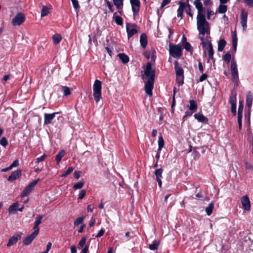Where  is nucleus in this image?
I'll use <instances>...</instances> for the list:
<instances>
[{"label": "nucleus", "instance_id": "f257e3e1", "mask_svg": "<svg viewBox=\"0 0 253 253\" xmlns=\"http://www.w3.org/2000/svg\"><path fill=\"white\" fill-rule=\"evenodd\" d=\"M197 30L199 32L198 37L201 41V44L203 47H205V40H207V39H204V36L205 34L210 35V29L209 23L205 18L204 12H198L197 16Z\"/></svg>", "mask_w": 253, "mask_h": 253}, {"label": "nucleus", "instance_id": "f03ea898", "mask_svg": "<svg viewBox=\"0 0 253 253\" xmlns=\"http://www.w3.org/2000/svg\"><path fill=\"white\" fill-rule=\"evenodd\" d=\"M155 71L152 69L151 63L146 64L142 79L145 82V90L146 94L149 96L152 95V89L154 87Z\"/></svg>", "mask_w": 253, "mask_h": 253}, {"label": "nucleus", "instance_id": "7ed1b4c3", "mask_svg": "<svg viewBox=\"0 0 253 253\" xmlns=\"http://www.w3.org/2000/svg\"><path fill=\"white\" fill-rule=\"evenodd\" d=\"M101 81L95 80L93 84V97L96 102H98L101 95Z\"/></svg>", "mask_w": 253, "mask_h": 253}, {"label": "nucleus", "instance_id": "20e7f679", "mask_svg": "<svg viewBox=\"0 0 253 253\" xmlns=\"http://www.w3.org/2000/svg\"><path fill=\"white\" fill-rule=\"evenodd\" d=\"M169 47V54L173 57L177 58L182 55V49L181 45L179 44L172 45L171 43H170Z\"/></svg>", "mask_w": 253, "mask_h": 253}, {"label": "nucleus", "instance_id": "39448f33", "mask_svg": "<svg viewBox=\"0 0 253 253\" xmlns=\"http://www.w3.org/2000/svg\"><path fill=\"white\" fill-rule=\"evenodd\" d=\"M179 6L177 9V17H180L181 19L182 18L183 12L184 9L186 7H187V9L186 10V13L191 16L192 18L193 17V13L191 10V6L189 4H188L186 6L185 3L182 1L179 2Z\"/></svg>", "mask_w": 253, "mask_h": 253}, {"label": "nucleus", "instance_id": "423d86ee", "mask_svg": "<svg viewBox=\"0 0 253 253\" xmlns=\"http://www.w3.org/2000/svg\"><path fill=\"white\" fill-rule=\"evenodd\" d=\"M253 100V95L251 91H249L246 95V105L248 107V112L245 114V117L247 118L249 125L250 124L251 108Z\"/></svg>", "mask_w": 253, "mask_h": 253}, {"label": "nucleus", "instance_id": "0eeeda50", "mask_svg": "<svg viewBox=\"0 0 253 253\" xmlns=\"http://www.w3.org/2000/svg\"><path fill=\"white\" fill-rule=\"evenodd\" d=\"M230 69L233 81L235 83H237L239 81L238 72L237 64L234 59L232 60L231 62Z\"/></svg>", "mask_w": 253, "mask_h": 253}, {"label": "nucleus", "instance_id": "6e6552de", "mask_svg": "<svg viewBox=\"0 0 253 253\" xmlns=\"http://www.w3.org/2000/svg\"><path fill=\"white\" fill-rule=\"evenodd\" d=\"M40 181V179H37L33 181L32 182L29 183L22 191L21 197H24L29 195L32 191L34 189L35 186L37 184L38 182Z\"/></svg>", "mask_w": 253, "mask_h": 253}, {"label": "nucleus", "instance_id": "1a4fd4ad", "mask_svg": "<svg viewBox=\"0 0 253 253\" xmlns=\"http://www.w3.org/2000/svg\"><path fill=\"white\" fill-rule=\"evenodd\" d=\"M25 20V15L21 12H18L12 20V24L14 26H19Z\"/></svg>", "mask_w": 253, "mask_h": 253}, {"label": "nucleus", "instance_id": "9d476101", "mask_svg": "<svg viewBox=\"0 0 253 253\" xmlns=\"http://www.w3.org/2000/svg\"><path fill=\"white\" fill-rule=\"evenodd\" d=\"M136 27L135 24L130 25L128 23H126V31L128 39L137 33Z\"/></svg>", "mask_w": 253, "mask_h": 253}, {"label": "nucleus", "instance_id": "9b49d317", "mask_svg": "<svg viewBox=\"0 0 253 253\" xmlns=\"http://www.w3.org/2000/svg\"><path fill=\"white\" fill-rule=\"evenodd\" d=\"M248 13L244 9H242L241 12V21L240 23L243 28V31H245L247 29V18Z\"/></svg>", "mask_w": 253, "mask_h": 253}, {"label": "nucleus", "instance_id": "f8f14e48", "mask_svg": "<svg viewBox=\"0 0 253 253\" xmlns=\"http://www.w3.org/2000/svg\"><path fill=\"white\" fill-rule=\"evenodd\" d=\"M130 2L131 5L132 10L133 11V15L135 16L138 13L140 6V2L139 0H130Z\"/></svg>", "mask_w": 253, "mask_h": 253}, {"label": "nucleus", "instance_id": "ddd939ff", "mask_svg": "<svg viewBox=\"0 0 253 253\" xmlns=\"http://www.w3.org/2000/svg\"><path fill=\"white\" fill-rule=\"evenodd\" d=\"M22 233L19 232L18 233L13 235L8 240V243L6 245L7 247H10L15 244L22 237Z\"/></svg>", "mask_w": 253, "mask_h": 253}, {"label": "nucleus", "instance_id": "4468645a", "mask_svg": "<svg viewBox=\"0 0 253 253\" xmlns=\"http://www.w3.org/2000/svg\"><path fill=\"white\" fill-rule=\"evenodd\" d=\"M39 234L37 231H33L31 234L27 236L23 241V244L25 245H30L32 241L34 240V239Z\"/></svg>", "mask_w": 253, "mask_h": 253}, {"label": "nucleus", "instance_id": "2eb2a0df", "mask_svg": "<svg viewBox=\"0 0 253 253\" xmlns=\"http://www.w3.org/2000/svg\"><path fill=\"white\" fill-rule=\"evenodd\" d=\"M59 112H54L51 114H44V124L48 125L50 124L52 121L54 119L55 115L59 114Z\"/></svg>", "mask_w": 253, "mask_h": 253}, {"label": "nucleus", "instance_id": "dca6fc26", "mask_svg": "<svg viewBox=\"0 0 253 253\" xmlns=\"http://www.w3.org/2000/svg\"><path fill=\"white\" fill-rule=\"evenodd\" d=\"M241 203L245 211H249L250 210V201L247 195H245L242 197L241 199Z\"/></svg>", "mask_w": 253, "mask_h": 253}, {"label": "nucleus", "instance_id": "f3484780", "mask_svg": "<svg viewBox=\"0 0 253 253\" xmlns=\"http://www.w3.org/2000/svg\"><path fill=\"white\" fill-rule=\"evenodd\" d=\"M22 171L21 169H17L13 171L11 174L8 176L7 180L11 182L17 180L21 175Z\"/></svg>", "mask_w": 253, "mask_h": 253}, {"label": "nucleus", "instance_id": "a211bd4d", "mask_svg": "<svg viewBox=\"0 0 253 253\" xmlns=\"http://www.w3.org/2000/svg\"><path fill=\"white\" fill-rule=\"evenodd\" d=\"M206 42V47H204V48H207V45L208 47V53H209V57L210 59L212 60H214L213 58V54L214 50L212 48V44L208 39L205 40Z\"/></svg>", "mask_w": 253, "mask_h": 253}, {"label": "nucleus", "instance_id": "6ab92c4d", "mask_svg": "<svg viewBox=\"0 0 253 253\" xmlns=\"http://www.w3.org/2000/svg\"><path fill=\"white\" fill-rule=\"evenodd\" d=\"M163 171V169L162 168L158 169L155 171V175L156 176V180L160 187H162V184L161 178L162 177Z\"/></svg>", "mask_w": 253, "mask_h": 253}, {"label": "nucleus", "instance_id": "aec40b11", "mask_svg": "<svg viewBox=\"0 0 253 253\" xmlns=\"http://www.w3.org/2000/svg\"><path fill=\"white\" fill-rule=\"evenodd\" d=\"M194 118L198 122L207 124L208 123V119L200 113H196L194 115Z\"/></svg>", "mask_w": 253, "mask_h": 253}, {"label": "nucleus", "instance_id": "412c9836", "mask_svg": "<svg viewBox=\"0 0 253 253\" xmlns=\"http://www.w3.org/2000/svg\"><path fill=\"white\" fill-rule=\"evenodd\" d=\"M174 69L176 73V76L184 75V71L177 61H175Z\"/></svg>", "mask_w": 253, "mask_h": 253}, {"label": "nucleus", "instance_id": "4be33fe9", "mask_svg": "<svg viewBox=\"0 0 253 253\" xmlns=\"http://www.w3.org/2000/svg\"><path fill=\"white\" fill-rule=\"evenodd\" d=\"M43 217V215H39L34 222L33 229L34 230V231H37L38 233H39L40 230L39 225L42 223Z\"/></svg>", "mask_w": 253, "mask_h": 253}, {"label": "nucleus", "instance_id": "5701e85b", "mask_svg": "<svg viewBox=\"0 0 253 253\" xmlns=\"http://www.w3.org/2000/svg\"><path fill=\"white\" fill-rule=\"evenodd\" d=\"M140 42L143 48L145 49L148 43L147 37L145 34L143 33L140 35Z\"/></svg>", "mask_w": 253, "mask_h": 253}, {"label": "nucleus", "instance_id": "b1692460", "mask_svg": "<svg viewBox=\"0 0 253 253\" xmlns=\"http://www.w3.org/2000/svg\"><path fill=\"white\" fill-rule=\"evenodd\" d=\"M19 206L18 202H15L10 205L8 208V213L9 214H13L17 210Z\"/></svg>", "mask_w": 253, "mask_h": 253}, {"label": "nucleus", "instance_id": "393cba45", "mask_svg": "<svg viewBox=\"0 0 253 253\" xmlns=\"http://www.w3.org/2000/svg\"><path fill=\"white\" fill-rule=\"evenodd\" d=\"M202 0H195L194 4L198 10V12H204L203 4L201 1Z\"/></svg>", "mask_w": 253, "mask_h": 253}, {"label": "nucleus", "instance_id": "a878e982", "mask_svg": "<svg viewBox=\"0 0 253 253\" xmlns=\"http://www.w3.org/2000/svg\"><path fill=\"white\" fill-rule=\"evenodd\" d=\"M188 107L190 111L195 112L197 110L198 106L195 100H191L189 101V106Z\"/></svg>", "mask_w": 253, "mask_h": 253}, {"label": "nucleus", "instance_id": "bb28decb", "mask_svg": "<svg viewBox=\"0 0 253 253\" xmlns=\"http://www.w3.org/2000/svg\"><path fill=\"white\" fill-rule=\"evenodd\" d=\"M214 208V203L213 202H211L208 206L206 208L205 211L206 212L208 216H210Z\"/></svg>", "mask_w": 253, "mask_h": 253}, {"label": "nucleus", "instance_id": "cd10ccee", "mask_svg": "<svg viewBox=\"0 0 253 253\" xmlns=\"http://www.w3.org/2000/svg\"><path fill=\"white\" fill-rule=\"evenodd\" d=\"M65 151L64 150L60 151L58 152V153L56 155L55 157V159L58 165L60 163L61 160L65 156Z\"/></svg>", "mask_w": 253, "mask_h": 253}, {"label": "nucleus", "instance_id": "c85d7f7f", "mask_svg": "<svg viewBox=\"0 0 253 253\" xmlns=\"http://www.w3.org/2000/svg\"><path fill=\"white\" fill-rule=\"evenodd\" d=\"M237 41L238 39L237 37V35L236 33H235L232 35V46L233 48V52L234 53H236L237 50Z\"/></svg>", "mask_w": 253, "mask_h": 253}, {"label": "nucleus", "instance_id": "c756f323", "mask_svg": "<svg viewBox=\"0 0 253 253\" xmlns=\"http://www.w3.org/2000/svg\"><path fill=\"white\" fill-rule=\"evenodd\" d=\"M113 18L114 19L117 25H120V26L123 25V18L121 16L117 15L116 12H115L114 13Z\"/></svg>", "mask_w": 253, "mask_h": 253}, {"label": "nucleus", "instance_id": "7c9ffc66", "mask_svg": "<svg viewBox=\"0 0 253 253\" xmlns=\"http://www.w3.org/2000/svg\"><path fill=\"white\" fill-rule=\"evenodd\" d=\"M226 44V42L224 39L219 40L218 43V51L219 52L222 51Z\"/></svg>", "mask_w": 253, "mask_h": 253}, {"label": "nucleus", "instance_id": "2f4dec72", "mask_svg": "<svg viewBox=\"0 0 253 253\" xmlns=\"http://www.w3.org/2000/svg\"><path fill=\"white\" fill-rule=\"evenodd\" d=\"M118 56L123 63L126 64L128 62L129 58L126 54L124 53H119L118 54Z\"/></svg>", "mask_w": 253, "mask_h": 253}, {"label": "nucleus", "instance_id": "473e14b6", "mask_svg": "<svg viewBox=\"0 0 253 253\" xmlns=\"http://www.w3.org/2000/svg\"><path fill=\"white\" fill-rule=\"evenodd\" d=\"M160 244V241L155 240L153 241L152 244L149 245V248L150 250L155 251L157 250L158 246Z\"/></svg>", "mask_w": 253, "mask_h": 253}, {"label": "nucleus", "instance_id": "72a5a7b5", "mask_svg": "<svg viewBox=\"0 0 253 253\" xmlns=\"http://www.w3.org/2000/svg\"><path fill=\"white\" fill-rule=\"evenodd\" d=\"M50 9V6L48 7L46 6H43L42 7V11H41V17H44L49 13V9Z\"/></svg>", "mask_w": 253, "mask_h": 253}, {"label": "nucleus", "instance_id": "f704fd0d", "mask_svg": "<svg viewBox=\"0 0 253 253\" xmlns=\"http://www.w3.org/2000/svg\"><path fill=\"white\" fill-rule=\"evenodd\" d=\"M236 93L232 92L229 97V101L231 105H236Z\"/></svg>", "mask_w": 253, "mask_h": 253}, {"label": "nucleus", "instance_id": "c9c22d12", "mask_svg": "<svg viewBox=\"0 0 253 253\" xmlns=\"http://www.w3.org/2000/svg\"><path fill=\"white\" fill-rule=\"evenodd\" d=\"M62 39L61 36L58 34L54 35L52 36V40L55 44H58Z\"/></svg>", "mask_w": 253, "mask_h": 253}, {"label": "nucleus", "instance_id": "e433bc0d", "mask_svg": "<svg viewBox=\"0 0 253 253\" xmlns=\"http://www.w3.org/2000/svg\"><path fill=\"white\" fill-rule=\"evenodd\" d=\"M227 6L224 4H220L218 8V12L219 13H224L227 11Z\"/></svg>", "mask_w": 253, "mask_h": 253}, {"label": "nucleus", "instance_id": "4c0bfd02", "mask_svg": "<svg viewBox=\"0 0 253 253\" xmlns=\"http://www.w3.org/2000/svg\"><path fill=\"white\" fill-rule=\"evenodd\" d=\"M114 4L118 9H121L123 6V0H113Z\"/></svg>", "mask_w": 253, "mask_h": 253}, {"label": "nucleus", "instance_id": "58836bf2", "mask_svg": "<svg viewBox=\"0 0 253 253\" xmlns=\"http://www.w3.org/2000/svg\"><path fill=\"white\" fill-rule=\"evenodd\" d=\"M158 150H161L164 146V141L162 135H160L158 139Z\"/></svg>", "mask_w": 253, "mask_h": 253}, {"label": "nucleus", "instance_id": "ea45409f", "mask_svg": "<svg viewBox=\"0 0 253 253\" xmlns=\"http://www.w3.org/2000/svg\"><path fill=\"white\" fill-rule=\"evenodd\" d=\"M84 219V217L81 216L77 218L74 222L75 226H78L79 224L82 223Z\"/></svg>", "mask_w": 253, "mask_h": 253}, {"label": "nucleus", "instance_id": "a19ab883", "mask_svg": "<svg viewBox=\"0 0 253 253\" xmlns=\"http://www.w3.org/2000/svg\"><path fill=\"white\" fill-rule=\"evenodd\" d=\"M184 75L176 76V82L179 86L181 85L184 83Z\"/></svg>", "mask_w": 253, "mask_h": 253}, {"label": "nucleus", "instance_id": "79ce46f5", "mask_svg": "<svg viewBox=\"0 0 253 253\" xmlns=\"http://www.w3.org/2000/svg\"><path fill=\"white\" fill-rule=\"evenodd\" d=\"M84 185V182L83 181H80L79 182L74 184L73 188L75 189H79L82 188Z\"/></svg>", "mask_w": 253, "mask_h": 253}, {"label": "nucleus", "instance_id": "37998d69", "mask_svg": "<svg viewBox=\"0 0 253 253\" xmlns=\"http://www.w3.org/2000/svg\"><path fill=\"white\" fill-rule=\"evenodd\" d=\"M62 88L64 91V96H68L71 94V90L69 87L64 86L62 87Z\"/></svg>", "mask_w": 253, "mask_h": 253}, {"label": "nucleus", "instance_id": "c03bdc74", "mask_svg": "<svg viewBox=\"0 0 253 253\" xmlns=\"http://www.w3.org/2000/svg\"><path fill=\"white\" fill-rule=\"evenodd\" d=\"M86 237H83L81 240L80 241L78 245V248L81 249L82 248L85 244L86 242Z\"/></svg>", "mask_w": 253, "mask_h": 253}, {"label": "nucleus", "instance_id": "a18cd8bd", "mask_svg": "<svg viewBox=\"0 0 253 253\" xmlns=\"http://www.w3.org/2000/svg\"><path fill=\"white\" fill-rule=\"evenodd\" d=\"M243 104L242 102H240L239 103L238 110V116H242V112L243 110Z\"/></svg>", "mask_w": 253, "mask_h": 253}, {"label": "nucleus", "instance_id": "49530a36", "mask_svg": "<svg viewBox=\"0 0 253 253\" xmlns=\"http://www.w3.org/2000/svg\"><path fill=\"white\" fill-rule=\"evenodd\" d=\"M223 59L226 61L227 63H229L231 60V54L229 53H226L223 56Z\"/></svg>", "mask_w": 253, "mask_h": 253}, {"label": "nucleus", "instance_id": "de8ad7c7", "mask_svg": "<svg viewBox=\"0 0 253 253\" xmlns=\"http://www.w3.org/2000/svg\"><path fill=\"white\" fill-rule=\"evenodd\" d=\"M86 191L85 189H82L78 195V199L82 200L83 199L85 195H86Z\"/></svg>", "mask_w": 253, "mask_h": 253}, {"label": "nucleus", "instance_id": "09e8293b", "mask_svg": "<svg viewBox=\"0 0 253 253\" xmlns=\"http://www.w3.org/2000/svg\"><path fill=\"white\" fill-rule=\"evenodd\" d=\"M0 144L3 147H5L8 145V142L5 137H3L0 139Z\"/></svg>", "mask_w": 253, "mask_h": 253}, {"label": "nucleus", "instance_id": "8fccbe9b", "mask_svg": "<svg viewBox=\"0 0 253 253\" xmlns=\"http://www.w3.org/2000/svg\"><path fill=\"white\" fill-rule=\"evenodd\" d=\"M183 47L187 51H192L191 46L187 42L183 43Z\"/></svg>", "mask_w": 253, "mask_h": 253}, {"label": "nucleus", "instance_id": "3c124183", "mask_svg": "<svg viewBox=\"0 0 253 253\" xmlns=\"http://www.w3.org/2000/svg\"><path fill=\"white\" fill-rule=\"evenodd\" d=\"M73 171V168L72 167H69L66 171L62 175V177H65L68 174L71 173Z\"/></svg>", "mask_w": 253, "mask_h": 253}, {"label": "nucleus", "instance_id": "603ef678", "mask_svg": "<svg viewBox=\"0 0 253 253\" xmlns=\"http://www.w3.org/2000/svg\"><path fill=\"white\" fill-rule=\"evenodd\" d=\"M47 157V155L45 154H43L40 157L37 158L36 163L39 164V163L43 161Z\"/></svg>", "mask_w": 253, "mask_h": 253}, {"label": "nucleus", "instance_id": "864d4df0", "mask_svg": "<svg viewBox=\"0 0 253 253\" xmlns=\"http://www.w3.org/2000/svg\"><path fill=\"white\" fill-rule=\"evenodd\" d=\"M194 112L191 111H187L185 112V115L183 117V120L185 121L188 117L191 116Z\"/></svg>", "mask_w": 253, "mask_h": 253}, {"label": "nucleus", "instance_id": "5fc2aeb1", "mask_svg": "<svg viewBox=\"0 0 253 253\" xmlns=\"http://www.w3.org/2000/svg\"><path fill=\"white\" fill-rule=\"evenodd\" d=\"M75 9H77L80 8V5L78 0H71Z\"/></svg>", "mask_w": 253, "mask_h": 253}, {"label": "nucleus", "instance_id": "6e6d98bb", "mask_svg": "<svg viewBox=\"0 0 253 253\" xmlns=\"http://www.w3.org/2000/svg\"><path fill=\"white\" fill-rule=\"evenodd\" d=\"M19 162L18 160H15L13 162V163L10 165V167L12 169L13 168L17 167L19 166Z\"/></svg>", "mask_w": 253, "mask_h": 253}, {"label": "nucleus", "instance_id": "4d7b16f0", "mask_svg": "<svg viewBox=\"0 0 253 253\" xmlns=\"http://www.w3.org/2000/svg\"><path fill=\"white\" fill-rule=\"evenodd\" d=\"M104 233H105V230L104 229L102 228L98 231L97 234L96 235H95V237H96V238L100 237L104 235Z\"/></svg>", "mask_w": 253, "mask_h": 253}, {"label": "nucleus", "instance_id": "13d9d810", "mask_svg": "<svg viewBox=\"0 0 253 253\" xmlns=\"http://www.w3.org/2000/svg\"><path fill=\"white\" fill-rule=\"evenodd\" d=\"M106 1V4L108 7V8L109 9L110 11H111V12H113V4L111 3V2H110L109 0H105Z\"/></svg>", "mask_w": 253, "mask_h": 253}, {"label": "nucleus", "instance_id": "bf43d9fd", "mask_svg": "<svg viewBox=\"0 0 253 253\" xmlns=\"http://www.w3.org/2000/svg\"><path fill=\"white\" fill-rule=\"evenodd\" d=\"M207 75L206 74H203L199 78V81L202 82L207 78Z\"/></svg>", "mask_w": 253, "mask_h": 253}, {"label": "nucleus", "instance_id": "052dcab7", "mask_svg": "<svg viewBox=\"0 0 253 253\" xmlns=\"http://www.w3.org/2000/svg\"><path fill=\"white\" fill-rule=\"evenodd\" d=\"M242 116H238V123L239 125V129H241L242 128Z\"/></svg>", "mask_w": 253, "mask_h": 253}, {"label": "nucleus", "instance_id": "680f3d73", "mask_svg": "<svg viewBox=\"0 0 253 253\" xmlns=\"http://www.w3.org/2000/svg\"><path fill=\"white\" fill-rule=\"evenodd\" d=\"M170 1V0H163L161 6V9H162L165 5L169 3Z\"/></svg>", "mask_w": 253, "mask_h": 253}, {"label": "nucleus", "instance_id": "e2e57ef3", "mask_svg": "<svg viewBox=\"0 0 253 253\" xmlns=\"http://www.w3.org/2000/svg\"><path fill=\"white\" fill-rule=\"evenodd\" d=\"M231 112L234 115L236 114V105H231Z\"/></svg>", "mask_w": 253, "mask_h": 253}, {"label": "nucleus", "instance_id": "0e129e2a", "mask_svg": "<svg viewBox=\"0 0 253 253\" xmlns=\"http://www.w3.org/2000/svg\"><path fill=\"white\" fill-rule=\"evenodd\" d=\"M246 3L250 7H253V0H244Z\"/></svg>", "mask_w": 253, "mask_h": 253}, {"label": "nucleus", "instance_id": "69168bd1", "mask_svg": "<svg viewBox=\"0 0 253 253\" xmlns=\"http://www.w3.org/2000/svg\"><path fill=\"white\" fill-rule=\"evenodd\" d=\"M207 19H210L211 15L213 14V12L210 9L207 10Z\"/></svg>", "mask_w": 253, "mask_h": 253}, {"label": "nucleus", "instance_id": "338daca9", "mask_svg": "<svg viewBox=\"0 0 253 253\" xmlns=\"http://www.w3.org/2000/svg\"><path fill=\"white\" fill-rule=\"evenodd\" d=\"M88 245H86L82 249L81 253H88Z\"/></svg>", "mask_w": 253, "mask_h": 253}, {"label": "nucleus", "instance_id": "774afa93", "mask_svg": "<svg viewBox=\"0 0 253 253\" xmlns=\"http://www.w3.org/2000/svg\"><path fill=\"white\" fill-rule=\"evenodd\" d=\"M198 68L200 72L202 73L204 71V68L201 62H199L198 63Z\"/></svg>", "mask_w": 253, "mask_h": 253}]
</instances>
